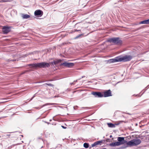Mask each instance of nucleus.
I'll return each instance as SVG.
<instances>
[{
  "label": "nucleus",
  "instance_id": "1",
  "mask_svg": "<svg viewBox=\"0 0 149 149\" xmlns=\"http://www.w3.org/2000/svg\"><path fill=\"white\" fill-rule=\"evenodd\" d=\"M29 66L33 68H48L50 66V63L46 62H41L35 63H32L28 65Z\"/></svg>",
  "mask_w": 149,
  "mask_h": 149
},
{
  "label": "nucleus",
  "instance_id": "2",
  "mask_svg": "<svg viewBox=\"0 0 149 149\" xmlns=\"http://www.w3.org/2000/svg\"><path fill=\"white\" fill-rule=\"evenodd\" d=\"M107 41L110 43L112 42L113 43L114 45H121L123 43L122 40L119 37H114L112 38H110Z\"/></svg>",
  "mask_w": 149,
  "mask_h": 149
},
{
  "label": "nucleus",
  "instance_id": "3",
  "mask_svg": "<svg viewBox=\"0 0 149 149\" xmlns=\"http://www.w3.org/2000/svg\"><path fill=\"white\" fill-rule=\"evenodd\" d=\"M141 142V140L139 139H134L128 141L127 145L130 147L137 146L140 144Z\"/></svg>",
  "mask_w": 149,
  "mask_h": 149
},
{
  "label": "nucleus",
  "instance_id": "4",
  "mask_svg": "<svg viewBox=\"0 0 149 149\" xmlns=\"http://www.w3.org/2000/svg\"><path fill=\"white\" fill-rule=\"evenodd\" d=\"M119 62H124L130 61L132 58V56L131 55H125L124 56H118Z\"/></svg>",
  "mask_w": 149,
  "mask_h": 149
},
{
  "label": "nucleus",
  "instance_id": "5",
  "mask_svg": "<svg viewBox=\"0 0 149 149\" xmlns=\"http://www.w3.org/2000/svg\"><path fill=\"white\" fill-rule=\"evenodd\" d=\"M119 146L126 143L127 145V141L125 140V138L124 137H119L117 138Z\"/></svg>",
  "mask_w": 149,
  "mask_h": 149
},
{
  "label": "nucleus",
  "instance_id": "6",
  "mask_svg": "<svg viewBox=\"0 0 149 149\" xmlns=\"http://www.w3.org/2000/svg\"><path fill=\"white\" fill-rule=\"evenodd\" d=\"M91 94L95 97L100 98L103 97V94L100 92H92Z\"/></svg>",
  "mask_w": 149,
  "mask_h": 149
},
{
  "label": "nucleus",
  "instance_id": "7",
  "mask_svg": "<svg viewBox=\"0 0 149 149\" xmlns=\"http://www.w3.org/2000/svg\"><path fill=\"white\" fill-rule=\"evenodd\" d=\"M74 65V64L72 63H67L65 62L62 63H61V65H63L64 66L68 68H71Z\"/></svg>",
  "mask_w": 149,
  "mask_h": 149
},
{
  "label": "nucleus",
  "instance_id": "8",
  "mask_svg": "<svg viewBox=\"0 0 149 149\" xmlns=\"http://www.w3.org/2000/svg\"><path fill=\"white\" fill-rule=\"evenodd\" d=\"M118 62H119L118 56L115 57L114 58L111 59L107 61L108 63H109Z\"/></svg>",
  "mask_w": 149,
  "mask_h": 149
},
{
  "label": "nucleus",
  "instance_id": "9",
  "mask_svg": "<svg viewBox=\"0 0 149 149\" xmlns=\"http://www.w3.org/2000/svg\"><path fill=\"white\" fill-rule=\"evenodd\" d=\"M4 34H7L10 31V27L7 26H4L2 29Z\"/></svg>",
  "mask_w": 149,
  "mask_h": 149
},
{
  "label": "nucleus",
  "instance_id": "10",
  "mask_svg": "<svg viewBox=\"0 0 149 149\" xmlns=\"http://www.w3.org/2000/svg\"><path fill=\"white\" fill-rule=\"evenodd\" d=\"M43 14V11L40 10H36L34 12V15L35 16H38L41 17Z\"/></svg>",
  "mask_w": 149,
  "mask_h": 149
},
{
  "label": "nucleus",
  "instance_id": "11",
  "mask_svg": "<svg viewBox=\"0 0 149 149\" xmlns=\"http://www.w3.org/2000/svg\"><path fill=\"white\" fill-rule=\"evenodd\" d=\"M112 96L111 91L110 90L106 91L104 92L103 97H107Z\"/></svg>",
  "mask_w": 149,
  "mask_h": 149
},
{
  "label": "nucleus",
  "instance_id": "12",
  "mask_svg": "<svg viewBox=\"0 0 149 149\" xmlns=\"http://www.w3.org/2000/svg\"><path fill=\"white\" fill-rule=\"evenodd\" d=\"M62 61V60L61 59H57L51 62L50 63H51L52 65H56L58 63L61 62Z\"/></svg>",
  "mask_w": 149,
  "mask_h": 149
},
{
  "label": "nucleus",
  "instance_id": "13",
  "mask_svg": "<svg viewBox=\"0 0 149 149\" xmlns=\"http://www.w3.org/2000/svg\"><path fill=\"white\" fill-rule=\"evenodd\" d=\"M109 146L111 147H115L116 146H119L117 141L115 142H112L109 144Z\"/></svg>",
  "mask_w": 149,
  "mask_h": 149
},
{
  "label": "nucleus",
  "instance_id": "14",
  "mask_svg": "<svg viewBox=\"0 0 149 149\" xmlns=\"http://www.w3.org/2000/svg\"><path fill=\"white\" fill-rule=\"evenodd\" d=\"M140 24H149V19L142 21L139 23Z\"/></svg>",
  "mask_w": 149,
  "mask_h": 149
},
{
  "label": "nucleus",
  "instance_id": "15",
  "mask_svg": "<svg viewBox=\"0 0 149 149\" xmlns=\"http://www.w3.org/2000/svg\"><path fill=\"white\" fill-rule=\"evenodd\" d=\"M22 16L24 19H27L30 17V16L26 14H22Z\"/></svg>",
  "mask_w": 149,
  "mask_h": 149
},
{
  "label": "nucleus",
  "instance_id": "16",
  "mask_svg": "<svg viewBox=\"0 0 149 149\" xmlns=\"http://www.w3.org/2000/svg\"><path fill=\"white\" fill-rule=\"evenodd\" d=\"M108 125L110 127H114L115 125L114 124L111 123H107Z\"/></svg>",
  "mask_w": 149,
  "mask_h": 149
},
{
  "label": "nucleus",
  "instance_id": "17",
  "mask_svg": "<svg viewBox=\"0 0 149 149\" xmlns=\"http://www.w3.org/2000/svg\"><path fill=\"white\" fill-rule=\"evenodd\" d=\"M99 145V143H98L97 141L95 142L93 144L91 145V147H93L96 146V145Z\"/></svg>",
  "mask_w": 149,
  "mask_h": 149
},
{
  "label": "nucleus",
  "instance_id": "18",
  "mask_svg": "<svg viewBox=\"0 0 149 149\" xmlns=\"http://www.w3.org/2000/svg\"><path fill=\"white\" fill-rule=\"evenodd\" d=\"M89 144L88 143H85L84 144V147L85 148H88L89 147Z\"/></svg>",
  "mask_w": 149,
  "mask_h": 149
},
{
  "label": "nucleus",
  "instance_id": "19",
  "mask_svg": "<svg viewBox=\"0 0 149 149\" xmlns=\"http://www.w3.org/2000/svg\"><path fill=\"white\" fill-rule=\"evenodd\" d=\"M53 104H52V103H47L46 104H45L43 105H42V107H43L45 106H46V105H52Z\"/></svg>",
  "mask_w": 149,
  "mask_h": 149
},
{
  "label": "nucleus",
  "instance_id": "20",
  "mask_svg": "<svg viewBox=\"0 0 149 149\" xmlns=\"http://www.w3.org/2000/svg\"><path fill=\"white\" fill-rule=\"evenodd\" d=\"M128 147H130V146H129L127 145V146L124 145V146H123L121 147V148L122 149L125 148H126Z\"/></svg>",
  "mask_w": 149,
  "mask_h": 149
},
{
  "label": "nucleus",
  "instance_id": "21",
  "mask_svg": "<svg viewBox=\"0 0 149 149\" xmlns=\"http://www.w3.org/2000/svg\"><path fill=\"white\" fill-rule=\"evenodd\" d=\"M103 141V140H101V141H97L98 143H99V144L100 145H101V143H102Z\"/></svg>",
  "mask_w": 149,
  "mask_h": 149
},
{
  "label": "nucleus",
  "instance_id": "22",
  "mask_svg": "<svg viewBox=\"0 0 149 149\" xmlns=\"http://www.w3.org/2000/svg\"><path fill=\"white\" fill-rule=\"evenodd\" d=\"M45 84H46L48 86H53V85H52L51 84H47V83H45Z\"/></svg>",
  "mask_w": 149,
  "mask_h": 149
},
{
  "label": "nucleus",
  "instance_id": "23",
  "mask_svg": "<svg viewBox=\"0 0 149 149\" xmlns=\"http://www.w3.org/2000/svg\"><path fill=\"white\" fill-rule=\"evenodd\" d=\"M81 35H82V34H80V35H78L76 37H75V38H79V37H80L81 36Z\"/></svg>",
  "mask_w": 149,
  "mask_h": 149
},
{
  "label": "nucleus",
  "instance_id": "24",
  "mask_svg": "<svg viewBox=\"0 0 149 149\" xmlns=\"http://www.w3.org/2000/svg\"><path fill=\"white\" fill-rule=\"evenodd\" d=\"M61 127H62L63 128V129H66V127H65L64 126H63V125H61Z\"/></svg>",
  "mask_w": 149,
  "mask_h": 149
},
{
  "label": "nucleus",
  "instance_id": "25",
  "mask_svg": "<svg viewBox=\"0 0 149 149\" xmlns=\"http://www.w3.org/2000/svg\"><path fill=\"white\" fill-rule=\"evenodd\" d=\"M70 84L71 85H74L75 84V83L74 82V81H73V82H72V83H70Z\"/></svg>",
  "mask_w": 149,
  "mask_h": 149
},
{
  "label": "nucleus",
  "instance_id": "26",
  "mask_svg": "<svg viewBox=\"0 0 149 149\" xmlns=\"http://www.w3.org/2000/svg\"><path fill=\"white\" fill-rule=\"evenodd\" d=\"M35 96V94L33 97H31V100H32L33 98Z\"/></svg>",
  "mask_w": 149,
  "mask_h": 149
},
{
  "label": "nucleus",
  "instance_id": "27",
  "mask_svg": "<svg viewBox=\"0 0 149 149\" xmlns=\"http://www.w3.org/2000/svg\"><path fill=\"white\" fill-rule=\"evenodd\" d=\"M9 61H16V60H10V59H9L8 60Z\"/></svg>",
  "mask_w": 149,
  "mask_h": 149
},
{
  "label": "nucleus",
  "instance_id": "28",
  "mask_svg": "<svg viewBox=\"0 0 149 149\" xmlns=\"http://www.w3.org/2000/svg\"><path fill=\"white\" fill-rule=\"evenodd\" d=\"M44 122L45 123H47L48 124H49V123H48V122H47L45 121H44Z\"/></svg>",
  "mask_w": 149,
  "mask_h": 149
},
{
  "label": "nucleus",
  "instance_id": "29",
  "mask_svg": "<svg viewBox=\"0 0 149 149\" xmlns=\"http://www.w3.org/2000/svg\"><path fill=\"white\" fill-rule=\"evenodd\" d=\"M77 80H76L74 81L75 83L76 82H77Z\"/></svg>",
  "mask_w": 149,
  "mask_h": 149
},
{
  "label": "nucleus",
  "instance_id": "30",
  "mask_svg": "<svg viewBox=\"0 0 149 149\" xmlns=\"http://www.w3.org/2000/svg\"><path fill=\"white\" fill-rule=\"evenodd\" d=\"M146 87H147L148 88H149V85H148Z\"/></svg>",
  "mask_w": 149,
  "mask_h": 149
},
{
  "label": "nucleus",
  "instance_id": "31",
  "mask_svg": "<svg viewBox=\"0 0 149 149\" xmlns=\"http://www.w3.org/2000/svg\"><path fill=\"white\" fill-rule=\"evenodd\" d=\"M112 137V136L111 135L110 136V138H111V137Z\"/></svg>",
  "mask_w": 149,
  "mask_h": 149
},
{
  "label": "nucleus",
  "instance_id": "32",
  "mask_svg": "<svg viewBox=\"0 0 149 149\" xmlns=\"http://www.w3.org/2000/svg\"><path fill=\"white\" fill-rule=\"evenodd\" d=\"M87 107H82L83 108H87Z\"/></svg>",
  "mask_w": 149,
  "mask_h": 149
},
{
  "label": "nucleus",
  "instance_id": "33",
  "mask_svg": "<svg viewBox=\"0 0 149 149\" xmlns=\"http://www.w3.org/2000/svg\"><path fill=\"white\" fill-rule=\"evenodd\" d=\"M102 149H107L105 148H102Z\"/></svg>",
  "mask_w": 149,
  "mask_h": 149
},
{
  "label": "nucleus",
  "instance_id": "34",
  "mask_svg": "<svg viewBox=\"0 0 149 149\" xmlns=\"http://www.w3.org/2000/svg\"><path fill=\"white\" fill-rule=\"evenodd\" d=\"M119 124V123H118V124H116V125H118Z\"/></svg>",
  "mask_w": 149,
  "mask_h": 149
},
{
  "label": "nucleus",
  "instance_id": "35",
  "mask_svg": "<svg viewBox=\"0 0 149 149\" xmlns=\"http://www.w3.org/2000/svg\"><path fill=\"white\" fill-rule=\"evenodd\" d=\"M79 31V30H76V31Z\"/></svg>",
  "mask_w": 149,
  "mask_h": 149
},
{
  "label": "nucleus",
  "instance_id": "36",
  "mask_svg": "<svg viewBox=\"0 0 149 149\" xmlns=\"http://www.w3.org/2000/svg\"><path fill=\"white\" fill-rule=\"evenodd\" d=\"M49 121H52V120H50Z\"/></svg>",
  "mask_w": 149,
  "mask_h": 149
},
{
  "label": "nucleus",
  "instance_id": "37",
  "mask_svg": "<svg viewBox=\"0 0 149 149\" xmlns=\"http://www.w3.org/2000/svg\"><path fill=\"white\" fill-rule=\"evenodd\" d=\"M148 141H149V137L148 138Z\"/></svg>",
  "mask_w": 149,
  "mask_h": 149
},
{
  "label": "nucleus",
  "instance_id": "38",
  "mask_svg": "<svg viewBox=\"0 0 149 149\" xmlns=\"http://www.w3.org/2000/svg\"><path fill=\"white\" fill-rule=\"evenodd\" d=\"M74 109H75V107H74Z\"/></svg>",
  "mask_w": 149,
  "mask_h": 149
}]
</instances>
